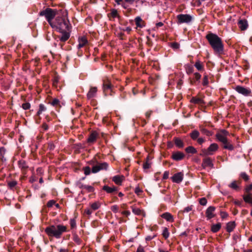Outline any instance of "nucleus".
Listing matches in <instances>:
<instances>
[{
    "instance_id": "f257e3e1",
    "label": "nucleus",
    "mask_w": 252,
    "mask_h": 252,
    "mask_svg": "<svg viewBox=\"0 0 252 252\" xmlns=\"http://www.w3.org/2000/svg\"><path fill=\"white\" fill-rule=\"evenodd\" d=\"M205 37L216 54L220 55L223 53L224 45L221 38L212 32H209Z\"/></svg>"
},
{
    "instance_id": "f03ea898",
    "label": "nucleus",
    "mask_w": 252,
    "mask_h": 252,
    "mask_svg": "<svg viewBox=\"0 0 252 252\" xmlns=\"http://www.w3.org/2000/svg\"><path fill=\"white\" fill-rule=\"evenodd\" d=\"M67 231V226L63 224L50 225L45 229V232L50 239L54 237L60 239L64 232Z\"/></svg>"
},
{
    "instance_id": "7ed1b4c3",
    "label": "nucleus",
    "mask_w": 252,
    "mask_h": 252,
    "mask_svg": "<svg viewBox=\"0 0 252 252\" xmlns=\"http://www.w3.org/2000/svg\"><path fill=\"white\" fill-rule=\"evenodd\" d=\"M51 27L59 32L70 31L71 27L68 19L63 16L56 17Z\"/></svg>"
},
{
    "instance_id": "20e7f679",
    "label": "nucleus",
    "mask_w": 252,
    "mask_h": 252,
    "mask_svg": "<svg viewBox=\"0 0 252 252\" xmlns=\"http://www.w3.org/2000/svg\"><path fill=\"white\" fill-rule=\"evenodd\" d=\"M229 134L228 131L226 130L222 129L216 134V136L218 140L223 144L224 149L233 151L234 149V146L227 138Z\"/></svg>"
},
{
    "instance_id": "39448f33",
    "label": "nucleus",
    "mask_w": 252,
    "mask_h": 252,
    "mask_svg": "<svg viewBox=\"0 0 252 252\" xmlns=\"http://www.w3.org/2000/svg\"><path fill=\"white\" fill-rule=\"evenodd\" d=\"M56 14L57 10L56 9L46 8L45 9L40 11L39 13V15L45 17L46 20L51 26L53 22V20L55 17Z\"/></svg>"
},
{
    "instance_id": "423d86ee",
    "label": "nucleus",
    "mask_w": 252,
    "mask_h": 252,
    "mask_svg": "<svg viewBox=\"0 0 252 252\" xmlns=\"http://www.w3.org/2000/svg\"><path fill=\"white\" fill-rule=\"evenodd\" d=\"M193 20V17L189 14H180L177 16V23L178 25L182 24H189Z\"/></svg>"
},
{
    "instance_id": "0eeeda50",
    "label": "nucleus",
    "mask_w": 252,
    "mask_h": 252,
    "mask_svg": "<svg viewBox=\"0 0 252 252\" xmlns=\"http://www.w3.org/2000/svg\"><path fill=\"white\" fill-rule=\"evenodd\" d=\"M219 146L216 143L211 144L207 149H204L201 150V156H211L218 150Z\"/></svg>"
},
{
    "instance_id": "6e6552de",
    "label": "nucleus",
    "mask_w": 252,
    "mask_h": 252,
    "mask_svg": "<svg viewBox=\"0 0 252 252\" xmlns=\"http://www.w3.org/2000/svg\"><path fill=\"white\" fill-rule=\"evenodd\" d=\"M252 190V183L245 187L244 190L246 194L243 195V199L246 203L252 205V193L250 191Z\"/></svg>"
},
{
    "instance_id": "1a4fd4ad",
    "label": "nucleus",
    "mask_w": 252,
    "mask_h": 252,
    "mask_svg": "<svg viewBox=\"0 0 252 252\" xmlns=\"http://www.w3.org/2000/svg\"><path fill=\"white\" fill-rule=\"evenodd\" d=\"M234 90L239 94H242L245 96L251 95L252 91L249 88H245L243 86L238 85L236 86Z\"/></svg>"
},
{
    "instance_id": "9d476101",
    "label": "nucleus",
    "mask_w": 252,
    "mask_h": 252,
    "mask_svg": "<svg viewBox=\"0 0 252 252\" xmlns=\"http://www.w3.org/2000/svg\"><path fill=\"white\" fill-rule=\"evenodd\" d=\"M98 137V133L96 130H93L89 135L86 142L89 145H92L96 142Z\"/></svg>"
},
{
    "instance_id": "9b49d317",
    "label": "nucleus",
    "mask_w": 252,
    "mask_h": 252,
    "mask_svg": "<svg viewBox=\"0 0 252 252\" xmlns=\"http://www.w3.org/2000/svg\"><path fill=\"white\" fill-rule=\"evenodd\" d=\"M108 167V164L107 162L98 163L93 166L92 172L93 173H96L100 170H107Z\"/></svg>"
},
{
    "instance_id": "f8f14e48",
    "label": "nucleus",
    "mask_w": 252,
    "mask_h": 252,
    "mask_svg": "<svg viewBox=\"0 0 252 252\" xmlns=\"http://www.w3.org/2000/svg\"><path fill=\"white\" fill-rule=\"evenodd\" d=\"M201 166L203 169L209 168L211 169L214 168L213 160L210 157H206L203 159Z\"/></svg>"
},
{
    "instance_id": "ddd939ff",
    "label": "nucleus",
    "mask_w": 252,
    "mask_h": 252,
    "mask_svg": "<svg viewBox=\"0 0 252 252\" xmlns=\"http://www.w3.org/2000/svg\"><path fill=\"white\" fill-rule=\"evenodd\" d=\"M18 166L21 169L23 175H26L29 168V166L26 161L24 160H20L18 161Z\"/></svg>"
},
{
    "instance_id": "4468645a",
    "label": "nucleus",
    "mask_w": 252,
    "mask_h": 252,
    "mask_svg": "<svg viewBox=\"0 0 252 252\" xmlns=\"http://www.w3.org/2000/svg\"><path fill=\"white\" fill-rule=\"evenodd\" d=\"M215 210L216 207L214 206H211L207 208L205 212V215L207 220H210L215 217Z\"/></svg>"
},
{
    "instance_id": "2eb2a0df",
    "label": "nucleus",
    "mask_w": 252,
    "mask_h": 252,
    "mask_svg": "<svg viewBox=\"0 0 252 252\" xmlns=\"http://www.w3.org/2000/svg\"><path fill=\"white\" fill-rule=\"evenodd\" d=\"M185 155L180 151H176L172 153L171 158L175 161H180L184 158Z\"/></svg>"
},
{
    "instance_id": "dca6fc26",
    "label": "nucleus",
    "mask_w": 252,
    "mask_h": 252,
    "mask_svg": "<svg viewBox=\"0 0 252 252\" xmlns=\"http://www.w3.org/2000/svg\"><path fill=\"white\" fill-rule=\"evenodd\" d=\"M184 174L181 172L175 173L172 177L171 180L173 182L177 184L180 183L183 180Z\"/></svg>"
},
{
    "instance_id": "f3484780",
    "label": "nucleus",
    "mask_w": 252,
    "mask_h": 252,
    "mask_svg": "<svg viewBox=\"0 0 252 252\" xmlns=\"http://www.w3.org/2000/svg\"><path fill=\"white\" fill-rule=\"evenodd\" d=\"M70 31H60L62 35L59 36V40L62 42L67 41L70 37Z\"/></svg>"
},
{
    "instance_id": "a211bd4d",
    "label": "nucleus",
    "mask_w": 252,
    "mask_h": 252,
    "mask_svg": "<svg viewBox=\"0 0 252 252\" xmlns=\"http://www.w3.org/2000/svg\"><path fill=\"white\" fill-rule=\"evenodd\" d=\"M97 88L96 87H92L87 94V98L90 99L96 96Z\"/></svg>"
},
{
    "instance_id": "6ab92c4d",
    "label": "nucleus",
    "mask_w": 252,
    "mask_h": 252,
    "mask_svg": "<svg viewBox=\"0 0 252 252\" xmlns=\"http://www.w3.org/2000/svg\"><path fill=\"white\" fill-rule=\"evenodd\" d=\"M102 189L108 193H111L114 194L116 193L118 191V188L115 186L112 187H109L108 186H104L102 188Z\"/></svg>"
},
{
    "instance_id": "aec40b11",
    "label": "nucleus",
    "mask_w": 252,
    "mask_h": 252,
    "mask_svg": "<svg viewBox=\"0 0 252 252\" xmlns=\"http://www.w3.org/2000/svg\"><path fill=\"white\" fill-rule=\"evenodd\" d=\"M78 44L77 45L78 49H80L84 47L88 43L87 38L84 36H81L78 38Z\"/></svg>"
},
{
    "instance_id": "412c9836",
    "label": "nucleus",
    "mask_w": 252,
    "mask_h": 252,
    "mask_svg": "<svg viewBox=\"0 0 252 252\" xmlns=\"http://www.w3.org/2000/svg\"><path fill=\"white\" fill-rule=\"evenodd\" d=\"M110 13H108L107 14L108 17L110 19V20L111 19V18L114 19L116 18H117L118 19H120L121 16L120 14L118 13V11L117 9L113 8L111 9Z\"/></svg>"
},
{
    "instance_id": "4be33fe9",
    "label": "nucleus",
    "mask_w": 252,
    "mask_h": 252,
    "mask_svg": "<svg viewBox=\"0 0 252 252\" xmlns=\"http://www.w3.org/2000/svg\"><path fill=\"white\" fill-rule=\"evenodd\" d=\"M238 24L241 31H245L248 27V21L246 19L240 20L238 22Z\"/></svg>"
},
{
    "instance_id": "5701e85b",
    "label": "nucleus",
    "mask_w": 252,
    "mask_h": 252,
    "mask_svg": "<svg viewBox=\"0 0 252 252\" xmlns=\"http://www.w3.org/2000/svg\"><path fill=\"white\" fill-rule=\"evenodd\" d=\"M112 85L109 79H106L103 80V90L105 93L107 90H110L111 91H112Z\"/></svg>"
},
{
    "instance_id": "b1692460",
    "label": "nucleus",
    "mask_w": 252,
    "mask_h": 252,
    "mask_svg": "<svg viewBox=\"0 0 252 252\" xmlns=\"http://www.w3.org/2000/svg\"><path fill=\"white\" fill-rule=\"evenodd\" d=\"M161 217L165 219L166 221L172 222L174 221L173 216L168 212H165L161 215Z\"/></svg>"
},
{
    "instance_id": "393cba45",
    "label": "nucleus",
    "mask_w": 252,
    "mask_h": 252,
    "mask_svg": "<svg viewBox=\"0 0 252 252\" xmlns=\"http://www.w3.org/2000/svg\"><path fill=\"white\" fill-rule=\"evenodd\" d=\"M124 176L123 175H116L112 178V181L117 185H121L122 182L124 180Z\"/></svg>"
},
{
    "instance_id": "a878e982",
    "label": "nucleus",
    "mask_w": 252,
    "mask_h": 252,
    "mask_svg": "<svg viewBox=\"0 0 252 252\" xmlns=\"http://www.w3.org/2000/svg\"><path fill=\"white\" fill-rule=\"evenodd\" d=\"M175 146L178 148H183L184 147V143L182 140L178 137H174L173 139Z\"/></svg>"
},
{
    "instance_id": "bb28decb",
    "label": "nucleus",
    "mask_w": 252,
    "mask_h": 252,
    "mask_svg": "<svg viewBox=\"0 0 252 252\" xmlns=\"http://www.w3.org/2000/svg\"><path fill=\"white\" fill-rule=\"evenodd\" d=\"M236 227L235 221H229L226 224V230L228 232H232Z\"/></svg>"
},
{
    "instance_id": "cd10ccee",
    "label": "nucleus",
    "mask_w": 252,
    "mask_h": 252,
    "mask_svg": "<svg viewBox=\"0 0 252 252\" xmlns=\"http://www.w3.org/2000/svg\"><path fill=\"white\" fill-rule=\"evenodd\" d=\"M190 102L194 104H204L205 102L204 100L199 97H192L190 100Z\"/></svg>"
},
{
    "instance_id": "c85d7f7f",
    "label": "nucleus",
    "mask_w": 252,
    "mask_h": 252,
    "mask_svg": "<svg viewBox=\"0 0 252 252\" xmlns=\"http://www.w3.org/2000/svg\"><path fill=\"white\" fill-rule=\"evenodd\" d=\"M200 135L199 132L197 130H193L190 133L189 135L190 138L193 140H196Z\"/></svg>"
},
{
    "instance_id": "c756f323",
    "label": "nucleus",
    "mask_w": 252,
    "mask_h": 252,
    "mask_svg": "<svg viewBox=\"0 0 252 252\" xmlns=\"http://www.w3.org/2000/svg\"><path fill=\"white\" fill-rule=\"evenodd\" d=\"M221 227V224L220 222L217 223V224H213L211 226V231L213 233H216L218 232Z\"/></svg>"
},
{
    "instance_id": "7c9ffc66",
    "label": "nucleus",
    "mask_w": 252,
    "mask_h": 252,
    "mask_svg": "<svg viewBox=\"0 0 252 252\" xmlns=\"http://www.w3.org/2000/svg\"><path fill=\"white\" fill-rule=\"evenodd\" d=\"M101 205V203L99 201H96L90 205L91 209L93 211H95L98 209Z\"/></svg>"
},
{
    "instance_id": "2f4dec72",
    "label": "nucleus",
    "mask_w": 252,
    "mask_h": 252,
    "mask_svg": "<svg viewBox=\"0 0 252 252\" xmlns=\"http://www.w3.org/2000/svg\"><path fill=\"white\" fill-rule=\"evenodd\" d=\"M199 129L202 134H205L208 136H210L212 135V132L211 131L208 130L203 126H200Z\"/></svg>"
},
{
    "instance_id": "473e14b6",
    "label": "nucleus",
    "mask_w": 252,
    "mask_h": 252,
    "mask_svg": "<svg viewBox=\"0 0 252 252\" xmlns=\"http://www.w3.org/2000/svg\"><path fill=\"white\" fill-rule=\"evenodd\" d=\"M6 153V149L4 147H1L0 148V160L2 162L6 161V158L4 157Z\"/></svg>"
},
{
    "instance_id": "72a5a7b5",
    "label": "nucleus",
    "mask_w": 252,
    "mask_h": 252,
    "mask_svg": "<svg viewBox=\"0 0 252 252\" xmlns=\"http://www.w3.org/2000/svg\"><path fill=\"white\" fill-rule=\"evenodd\" d=\"M185 151L187 153L194 154H196L197 151L196 149L193 146H189L185 149Z\"/></svg>"
},
{
    "instance_id": "f704fd0d",
    "label": "nucleus",
    "mask_w": 252,
    "mask_h": 252,
    "mask_svg": "<svg viewBox=\"0 0 252 252\" xmlns=\"http://www.w3.org/2000/svg\"><path fill=\"white\" fill-rule=\"evenodd\" d=\"M152 162L145 161L143 164V168L145 172H148V170L152 166Z\"/></svg>"
},
{
    "instance_id": "c9c22d12",
    "label": "nucleus",
    "mask_w": 252,
    "mask_h": 252,
    "mask_svg": "<svg viewBox=\"0 0 252 252\" xmlns=\"http://www.w3.org/2000/svg\"><path fill=\"white\" fill-rule=\"evenodd\" d=\"M194 66L198 71H201L204 69L203 63L199 60H197L195 62Z\"/></svg>"
},
{
    "instance_id": "e433bc0d",
    "label": "nucleus",
    "mask_w": 252,
    "mask_h": 252,
    "mask_svg": "<svg viewBox=\"0 0 252 252\" xmlns=\"http://www.w3.org/2000/svg\"><path fill=\"white\" fill-rule=\"evenodd\" d=\"M60 77L58 74H55L54 76L53 79V82L52 84L53 86L57 88L58 83L60 81Z\"/></svg>"
},
{
    "instance_id": "4c0bfd02",
    "label": "nucleus",
    "mask_w": 252,
    "mask_h": 252,
    "mask_svg": "<svg viewBox=\"0 0 252 252\" xmlns=\"http://www.w3.org/2000/svg\"><path fill=\"white\" fill-rule=\"evenodd\" d=\"M228 187L234 190H237L239 189V187L237 184V182L236 181H233L231 184L228 185Z\"/></svg>"
},
{
    "instance_id": "58836bf2",
    "label": "nucleus",
    "mask_w": 252,
    "mask_h": 252,
    "mask_svg": "<svg viewBox=\"0 0 252 252\" xmlns=\"http://www.w3.org/2000/svg\"><path fill=\"white\" fill-rule=\"evenodd\" d=\"M136 25L137 27L142 28L144 25L141 23L143 22L142 19L140 17H137L135 19Z\"/></svg>"
},
{
    "instance_id": "ea45409f",
    "label": "nucleus",
    "mask_w": 252,
    "mask_h": 252,
    "mask_svg": "<svg viewBox=\"0 0 252 252\" xmlns=\"http://www.w3.org/2000/svg\"><path fill=\"white\" fill-rule=\"evenodd\" d=\"M46 110V108L43 104H40L39 105V109L37 112V115L40 116L42 113Z\"/></svg>"
},
{
    "instance_id": "a19ab883",
    "label": "nucleus",
    "mask_w": 252,
    "mask_h": 252,
    "mask_svg": "<svg viewBox=\"0 0 252 252\" xmlns=\"http://www.w3.org/2000/svg\"><path fill=\"white\" fill-rule=\"evenodd\" d=\"M117 3L118 5H121L122 7L125 9H126L128 8V5L126 4L125 2L123 1L124 0H114Z\"/></svg>"
},
{
    "instance_id": "79ce46f5",
    "label": "nucleus",
    "mask_w": 252,
    "mask_h": 252,
    "mask_svg": "<svg viewBox=\"0 0 252 252\" xmlns=\"http://www.w3.org/2000/svg\"><path fill=\"white\" fill-rule=\"evenodd\" d=\"M17 182L16 181H12L8 182L7 186L10 189L13 190V189L17 186Z\"/></svg>"
},
{
    "instance_id": "37998d69",
    "label": "nucleus",
    "mask_w": 252,
    "mask_h": 252,
    "mask_svg": "<svg viewBox=\"0 0 252 252\" xmlns=\"http://www.w3.org/2000/svg\"><path fill=\"white\" fill-rule=\"evenodd\" d=\"M169 232L167 227H163L162 235L165 239H167L169 236Z\"/></svg>"
},
{
    "instance_id": "c03bdc74",
    "label": "nucleus",
    "mask_w": 252,
    "mask_h": 252,
    "mask_svg": "<svg viewBox=\"0 0 252 252\" xmlns=\"http://www.w3.org/2000/svg\"><path fill=\"white\" fill-rule=\"evenodd\" d=\"M202 84L204 87L207 86L209 84L208 76L206 73L204 74Z\"/></svg>"
},
{
    "instance_id": "a18cd8bd",
    "label": "nucleus",
    "mask_w": 252,
    "mask_h": 252,
    "mask_svg": "<svg viewBox=\"0 0 252 252\" xmlns=\"http://www.w3.org/2000/svg\"><path fill=\"white\" fill-rule=\"evenodd\" d=\"M132 212L136 215H140L142 213V211L138 208L135 207H131Z\"/></svg>"
},
{
    "instance_id": "49530a36",
    "label": "nucleus",
    "mask_w": 252,
    "mask_h": 252,
    "mask_svg": "<svg viewBox=\"0 0 252 252\" xmlns=\"http://www.w3.org/2000/svg\"><path fill=\"white\" fill-rule=\"evenodd\" d=\"M193 75H194V79L195 80L192 81L191 82V84H192L195 83V81H199V80L200 79L201 77V75L198 72L194 73Z\"/></svg>"
},
{
    "instance_id": "de8ad7c7",
    "label": "nucleus",
    "mask_w": 252,
    "mask_h": 252,
    "mask_svg": "<svg viewBox=\"0 0 252 252\" xmlns=\"http://www.w3.org/2000/svg\"><path fill=\"white\" fill-rule=\"evenodd\" d=\"M69 223L71 229L76 227V220L75 218L71 219L69 221Z\"/></svg>"
},
{
    "instance_id": "09e8293b",
    "label": "nucleus",
    "mask_w": 252,
    "mask_h": 252,
    "mask_svg": "<svg viewBox=\"0 0 252 252\" xmlns=\"http://www.w3.org/2000/svg\"><path fill=\"white\" fill-rule=\"evenodd\" d=\"M240 177L245 181H248L250 179L249 176L246 172H242Z\"/></svg>"
},
{
    "instance_id": "8fccbe9b",
    "label": "nucleus",
    "mask_w": 252,
    "mask_h": 252,
    "mask_svg": "<svg viewBox=\"0 0 252 252\" xmlns=\"http://www.w3.org/2000/svg\"><path fill=\"white\" fill-rule=\"evenodd\" d=\"M84 189H86L88 192H93L94 190V188L90 185H86V186L84 187Z\"/></svg>"
},
{
    "instance_id": "3c124183",
    "label": "nucleus",
    "mask_w": 252,
    "mask_h": 252,
    "mask_svg": "<svg viewBox=\"0 0 252 252\" xmlns=\"http://www.w3.org/2000/svg\"><path fill=\"white\" fill-rule=\"evenodd\" d=\"M134 192L135 194H136L137 195L140 196L141 195L142 193L143 192V190L142 189L140 188L139 186L135 188L134 189Z\"/></svg>"
},
{
    "instance_id": "603ef678",
    "label": "nucleus",
    "mask_w": 252,
    "mask_h": 252,
    "mask_svg": "<svg viewBox=\"0 0 252 252\" xmlns=\"http://www.w3.org/2000/svg\"><path fill=\"white\" fill-rule=\"evenodd\" d=\"M83 170L85 175H89L90 174L91 170L89 166H86L83 168Z\"/></svg>"
},
{
    "instance_id": "864d4df0",
    "label": "nucleus",
    "mask_w": 252,
    "mask_h": 252,
    "mask_svg": "<svg viewBox=\"0 0 252 252\" xmlns=\"http://www.w3.org/2000/svg\"><path fill=\"white\" fill-rule=\"evenodd\" d=\"M193 67L191 65H188L186 68V72L188 74L193 73Z\"/></svg>"
},
{
    "instance_id": "5fc2aeb1",
    "label": "nucleus",
    "mask_w": 252,
    "mask_h": 252,
    "mask_svg": "<svg viewBox=\"0 0 252 252\" xmlns=\"http://www.w3.org/2000/svg\"><path fill=\"white\" fill-rule=\"evenodd\" d=\"M199 203L202 206H205L207 203V199L205 197H202L199 199Z\"/></svg>"
},
{
    "instance_id": "6e6d98bb",
    "label": "nucleus",
    "mask_w": 252,
    "mask_h": 252,
    "mask_svg": "<svg viewBox=\"0 0 252 252\" xmlns=\"http://www.w3.org/2000/svg\"><path fill=\"white\" fill-rule=\"evenodd\" d=\"M55 203H56V201L55 200H49L47 202V203L46 204L47 207H48V208H51L54 205H55Z\"/></svg>"
},
{
    "instance_id": "4d7b16f0",
    "label": "nucleus",
    "mask_w": 252,
    "mask_h": 252,
    "mask_svg": "<svg viewBox=\"0 0 252 252\" xmlns=\"http://www.w3.org/2000/svg\"><path fill=\"white\" fill-rule=\"evenodd\" d=\"M22 107L24 110H28L31 107V104L29 102H26L22 104Z\"/></svg>"
},
{
    "instance_id": "13d9d810",
    "label": "nucleus",
    "mask_w": 252,
    "mask_h": 252,
    "mask_svg": "<svg viewBox=\"0 0 252 252\" xmlns=\"http://www.w3.org/2000/svg\"><path fill=\"white\" fill-rule=\"evenodd\" d=\"M111 210L114 213H117L119 211V207L117 205H114L111 207Z\"/></svg>"
},
{
    "instance_id": "bf43d9fd",
    "label": "nucleus",
    "mask_w": 252,
    "mask_h": 252,
    "mask_svg": "<svg viewBox=\"0 0 252 252\" xmlns=\"http://www.w3.org/2000/svg\"><path fill=\"white\" fill-rule=\"evenodd\" d=\"M220 216L222 219H224L228 217V214L226 212L224 211H220Z\"/></svg>"
},
{
    "instance_id": "052dcab7",
    "label": "nucleus",
    "mask_w": 252,
    "mask_h": 252,
    "mask_svg": "<svg viewBox=\"0 0 252 252\" xmlns=\"http://www.w3.org/2000/svg\"><path fill=\"white\" fill-rule=\"evenodd\" d=\"M51 104L54 106H57V105H59L60 104V101L57 98H54L53 99V100H52V101L51 102Z\"/></svg>"
},
{
    "instance_id": "680f3d73",
    "label": "nucleus",
    "mask_w": 252,
    "mask_h": 252,
    "mask_svg": "<svg viewBox=\"0 0 252 252\" xmlns=\"http://www.w3.org/2000/svg\"><path fill=\"white\" fill-rule=\"evenodd\" d=\"M73 240L75 242L77 243L78 244H80L81 240L79 238V237L77 235H74L73 236Z\"/></svg>"
},
{
    "instance_id": "e2e57ef3",
    "label": "nucleus",
    "mask_w": 252,
    "mask_h": 252,
    "mask_svg": "<svg viewBox=\"0 0 252 252\" xmlns=\"http://www.w3.org/2000/svg\"><path fill=\"white\" fill-rule=\"evenodd\" d=\"M171 47L174 49H177L179 48L180 44L177 42H173L171 44Z\"/></svg>"
},
{
    "instance_id": "0e129e2a",
    "label": "nucleus",
    "mask_w": 252,
    "mask_h": 252,
    "mask_svg": "<svg viewBox=\"0 0 252 252\" xmlns=\"http://www.w3.org/2000/svg\"><path fill=\"white\" fill-rule=\"evenodd\" d=\"M196 141L199 145H201L205 141V139L203 137H198Z\"/></svg>"
},
{
    "instance_id": "69168bd1",
    "label": "nucleus",
    "mask_w": 252,
    "mask_h": 252,
    "mask_svg": "<svg viewBox=\"0 0 252 252\" xmlns=\"http://www.w3.org/2000/svg\"><path fill=\"white\" fill-rule=\"evenodd\" d=\"M97 162L98 161L95 158H94L93 159H92L91 160L89 161L90 164L93 165L94 166L95 164H97Z\"/></svg>"
},
{
    "instance_id": "338daca9",
    "label": "nucleus",
    "mask_w": 252,
    "mask_h": 252,
    "mask_svg": "<svg viewBox=\"0 0 252 252\" xmlns=\"http://www.w3.org/2000/svg\"><path fill=\"white\" fill-rule=\"evenodd\" d=\"M169 172L168 171H165L163 173L162 179L163 180H166L169 177Z\"/></svg>"
},
{
    "instance_id": "774afa93",
    "label": "nucleus",
    "mask_w": 252,
    "mask_h": 252,
    "mask_svg": "<svg viewBox=\"0 0 252 252\" xmlns=\"http://www.w3.org/2000/svg\"><path fill=\"white\" fill-rule=\"evenodd\" d=\"M136 252H145L144 248L141 245L139 246L138 247Z\"/></svg>"
}]
</instances>
